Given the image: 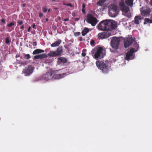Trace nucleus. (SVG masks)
<instances>
[{"label":"nucleus","instance_id":"nucleus-39","mask_svg":"<svg viewBox=\"0 0 152 152\" xmlns=\"http://www.w3.org/2000/svg\"><path fill=\"white\" fill-rule=\"evenodd\" d=\"M79 19L80 18H75V19L76 21H78Z\"/></svg>","mask_w":152,"mask_h":152},{"label":"nucleus","instance_id":"nucleus-38","mask_svg":"<svg viewBox=\"0 0 152 152\" xmlns=\"http://www.w3.org/2000/svg\"><path fill=\"white\" fill-rule=\"evenodd\" d=\"M82 12H83L84 13H85V8H83V9H82Z\"/></svg>","mask_w":152,"mask_h":152},{"label":"nucleus","instance_id":"nucleus-14","mask_svg":"<svg viewBox=\"0 0 152 152\" xmlns=\"http://www.w3.org/2000/svg\"><path fill=\"white\" fill-rule=\"evenodd\" d=\"M48 56V54H46L45 53L42 54L37 55L35 56L34 57V59H42L44 58H46Z\"/></svg>","mask_w":152,"mask_h":152},{"label":"nucleus","instance_id":"nucleus-26","mask_svg":"<svg viewBox=\"0 0 152 152\" xmlns=\"http://www.w3.org/2000/svg\"><path fill=\"white\" fill-rule=\"evenodd\" d=\"M86 49H84L83 50L81 54V55L83 57H85L86 56Z\"/></svg>","mask_w":152,"mask_h":152},{"label":"nucleus","instance_id":"nucleus-47","mask_svg":"<svg viewBox=\"0 0 152 152\" xmlns=\"http://www.w3.org/2000/svg\"><path fill=\"white\" fill-rule=\"evenodd\" d=\"M20 28L22 29H23V28H24V26L23 25L21 27H20Z\"/></svg>","mask_w":152,"mask_h":152},{"label":"nucleus","instance_id":"nucleus-52","mask_svg":"<svg viewBox=\"0 0 152 152\" xmlns=\"http://www.w3.org/2000/svg\"><path fill=\"white\" fill-rule=\"evenodd\" d=\"M60 19H61V18H60V17H59L58 18V20H60Z\"/></svg>","mask_w":152,"mask_h":152},{"label":"nucleus","instance_id":"nucleus-45","mask_svg":"<svg viewBox=\"0 0 152 152\" xmlns=\"http://www.w3.org/2000/svg\"><path fill=\"white\" fill-rule=\"evenodd\" d=\"M32 27L33 28H35V25L34 24L32 25Z\"/></svg>","mask_w":152,"mask_h":152},{"label":"nucleus","instance_id":"nucleus-3","mask_svg":"<svg viewBox=\"0 0 152 152\" xmlns=\"http://www.w3.org/2000/svg\"><path fill=\"white\" fill-rule=\"evenodd\" d=\"M96 64L98 68L101 70L103 73L107 74L108 72V66L104 62L102 61H97L96 62Z\"/></svg>","mask_w":152,"mask_h":152},{"label":"nucleus","instance_id":"nucleus-11","mask_svg":"<svg viewBox=\"0 0 152 152\" xmlns=\"http://www.w3.org/2000/svg\"><path fill=\"white\" fill-rule=\"evenodd\" d=\"M33 71V69L32 66L29 65L28 68L24 70L23 72L25 74V76H28L32 73Z\"/></svg>","mask_w":152,"mask_h":152},{"label":"nucleus","instance_id":"nucleus-4","mask_svg":"<svg viewBox=\"0 0 152 152\" xmlns=\"http://www.w3.org/2000/svg\"><path fill=\"white\" fill-rule=\"evenodd\" d=\"M56 71H53L51 70H48L45 74H44L38 78V80H42L47 81L51 79L52 78V75Z\"/></svg>","mask_w":152,"mask_h":152},{"label":"nucleus","instance_id":"nucleus-53","mask_svg":"<svg viewBox=\"0 0 152 152\" xmlns=\"http://www.w3.org/2000/svg\"><path fill=\"white\" fill-rule=\"evenodd\" d=\"M151 4L152 5V0H151Z\"/></svg>","mask_w":152,"mask_h":152},{"label":"nucleus","instance_id":"nucleus-20","mask_svg":"<svg viewBox=\"0 0 152 152\" xmlns=\"http://www.w3.org/2000/svg\"><path fill=\"white\" fill-rule=\"evenodd\" d=\"M89 29L86 27H85L82 30L81 34L83 36H85L88 32Z\"/></svg>","mask_w":152,"mask_h":152},{"label":"nucleus","instance_id":"nucleus-34","mask_svg":"<svg viewBox=\"0 0 152 152\" xmlns=\"http://www.w3.org/2000/svg\"><path fill=\"white\" fill-rule=\"evenodd\" d=\"M39 17L41 18H42L43 17V14L41 12H39Z\"/></svg>","mask_w":152,"mask_h":152},{"label":"nucleus","instance_id":"nucleus-29","mask_svg":"<svg viewBox=\"0 0 152 152\" xmlns=\"http://www.w3.org/2000/svg\"><path fill=\"white\" fill-rule=\"evenodd\" d=\"M10 42V41L8 37H7L5 39V43L6 44H8Z\"/></svg>","mask_w":152,"mask_h":152},{"label":"nucleus","instance_id":"nucleus-18","mask_svg":"<svg viewBox=\"0 0 152 152\" xmlns=\"http://www.w3.org/2000/svg\"><path fill=\"white\" fill-rule=\"evenodd\" d=\"M58 60L59 62H61L64 63H66L67 61V59L66 58L63 57H61L58 58Z\"/></svg>","mask_w":152,"mask_h":152},{"label":"nucleus","instance_id":"nucleus-46","mask_svg":"<svg viewBox=\"0 0 152 152\" xmlns=\"http://www.w3.org/2000/svg\"><path fill=\"white\" fill-rule=\"evenodd\" d=\"M26 4H22V6L23 7H25L26 6Z\"/></svg>","mask_w":152,"mask_h":152},{"label":"nucleus","instance_id":"nucleus-24","mask_svg":"<svg viewBox=\"0 0 152 152\" xmlns=\"http://www.w3.org/2000/svg\"><path fill=\"white\" fill-rule=\"evenodd\" d=\"M117 6L114 4H112L111 5V8L110 10H117Z\"/></svg>","mask_w":152,"mask_h":152},{"label":"nucleus","instance_id":"nucleus-27","mask_svg":"<svg viewBox=\"0 0 152 152\" xmlns=\"http://www.w3.org/2000/svg\"><path fill=\"white\" fill-rule=\"evenodd\" d=\"M15 23L14 22H11L10 23L7 24V26L8 27H11L12 26H14L15 25Z\"/></svg>","mask_w":152,"mask_h":152},{"label":"nucleus","instance_id":"nucleus-12","mask_svg":"<svg viewBox=\"0 0 152 152\" xmlns=\"http://www.w3.org/2000/svg\"><path fill=\"white\" fill-rule=\"evenodd\" d=\"M111 35V34L110 32L106 31L99 33L98 36L101 39H105L109 37Z\"/></svg>","mask_w":152,"mask_h":152},{"label":"nucleus","instance_id":"nucleus-22","mask_svg":"<svg viewBox=\"0 0 152 152\" xmlns=\"http://www.w3.org/2000/svg\"><path fill=\"white\" fill-rule=\"evenodd\" d=\"M145 22H144V24H145L147 23H152V16L151 17V19L148 18H145Z\"/></svg>","mask_w":152,"mask_h":152},{"label":"nucleus","instance_id":"nucleus-32","mask_svg":"<svg viewBox=\"0 0 152 152\" xmlns=\"http://www.w3.org/2000/svg\"><path fill=\"white\" fill-rule=\"evenodd\" d=\"M80 34V32H77L74 33V35L75 36H79Z\"/></svg>","mask_w":152,"mask_h":152},{"label":"nucleus","instance_id":"nucleus-42","mask_svg":"<svg viewBox=\"0 0 152 152\" xmlns=\"http://www.w3.org/2000/svg\"><path fill=\"white\" fill-rule=\"evenodd\" d=\"M40 53H44V50H41L40 49Z\"/></svg>","mask_w":152,"mask_h":152},{"label":"nucleus","instance_id":"nucleus-51","mask_svg":"<svg viewBox=\"0 0 152 152\" xmlns=\"http://www.w3.org/2000/svg\"><path fill=\"white\" fill-rule=\"evenodd\" d=\"M2 67V65L1 64H0V68H1Z\"/></svg>","mask_w":152,"mask_h":152},{"label":"nucleus","instance_id":"nucleus-5","mask_svg":"<svg viewBox=\"0 0 152 152\" xmlns=\"http://www.w3.org/2000/svg\"><path fill=\"white\" fill-rule=\"evenodd\" d=\"M86 17V21L93 26H95L98 22L96 18L91 14H88Z\"/></svg>","mask_w":152,"mask_h":152},{"label":"nucleus","instance_id":"nucleus-30","mask_svg":"<svg viewBox=\"0 0 152 152\" xmlns=\"http://www.w3.org/2000/svg\"><path fill=\"white\" fill-rule=\"evenodd\" d=\"M47 9L46 7H42V11L44 12H46Z\"/></svg>","mask_w":152,"mask_h":152},{"label":"nucleus","instance_id":"nucleus-13","mask_svg":"<svg viewBox=\"0 0 152 152\" xmlns=\"http://www.w3.org/2000/svg\"><path fill=\"white\" fill-rule=\"evenodd\" d=\"M151 12L150 9L148 8L142 10L141 11V12L142 15L144 16H147L150 14Z\"/></svg>","mask_w":152,"mask_h":152},{"label":"nucleus","instance_id":"nucleus-28","mask_svg":"<svg viewBox=\"0 0 152 152\" xmlns=\"http://www.w3.org/2000/svg\"><path fill=\"white\" fill-rule=\"evenodd\" d=\"M31 58V56L29 54H27L25 55L24 58L26 59H29Z\"/></svg>","mask_w":152,"mask_h":152},{"label":"nucleus","instance_id":"nucleus-10","mask_svg":"<svg viewBox=\"0 0 152 152\" xmlns=\"http://www.w3.org/2000/svg\"><path fill=\"white\" fill-rule=\"evenodd\" d=\"M134 41V39L132 38H127L124 39V46L125 48L129 47Z\"/></svg>","mask_w":152,"mask_h":152},{"label":"nucleus","instance_id":"nucleus-9","mask_svg":"<svg viewBox=\"0 0 152 152\" xmlns=\"http://www.w3.org/2000/svg\"><path fill=\"white\" fill-rule=\"evenodd\" d=\"M135 52L134 49L133 48L130 49V51L126 53L125 59L129 60L133 59V54Z\"/></svg>","mask_w":152,"mask_h":152},{"label":"nucleus","instance_id":"nucleus-44","mask_svg":"<svg viewBox=\"0 0 152 152\" xmlns=\"http://www.w3.org/2000/svg\"><path fill=\"white\" fill-rule=\"evenodd\" d=\"M69 20V18H67L66 19H64V20L65 21H67Z\"/></svg>","mask_w":152,"mask_h":152},{"label":"nucleus","instance_id":"nucleus-35","mask_svg":"<svg viewBox=\"0 0 152 152\" xmlns=\"http://www.w3.org/2000/svg\"><path fill=\"white\" fill-rule=\"evenodd\" d=\"M1 21L2 23H3L5 24V20L4 19H2L1 20Z\"/></svg>","mask_w":152,"mask_h":152},{"label":"nucleus","instance_id":"nucleus-41","mask_svg":"<svg viewBox=\"0 0 152 152\" xmlns=\"http://www.w3.org/2000/svg\"><path fill=\"white\" fill-rule=\"evenodd\" d=\"M83 8H85V5L84 3H83L82 5Z\"/></svg>","mask_w":152,"mask_h":152},{"label":"nucleus","instance_id":"nucleus-49","mask_svg":"<svg viewBox=\"0 0 152 152\" xmlns=\"http://www.w3.org/2000/svg\"><path fill=\"white\" fill-rule=\"evenodd\" d=\"M45 20H46V21H48V20H48V18H46L45 19Z\"/></svg>","mask_w":152,"mask_h":152},{"label":"nucleus","instance_id":"nucleus-31","mask_svg":"<svg viewBox=\"0 0 152 152\" xmlns=\"http://www.w3.org/2000/svg\"><path fill=\"white\" fill-rule=\"evenodd\" d=\"M18 23L20 25L22 24L23 22L22 20H18Z\"/></svg>","mask_w":152,"mask_h":152},{"label":"nucleus","instance_id":"nucleus-7","mask_svg":"<svg viewBox=\"0 0 152 152\" xmlns=\"http://www.w3.org/2000/svg\"><path fill=\"white\" fill-rule=\"evenodd\" d=\"M120 41L119 38L113 37L111 42V45L112 48L115 49H117L118 48Z\"/></svg>","mask_w":152,"mask_h":152},{"label":"nucleus","instance_id":"nucleus-16","mask_svg":"<svg viewBox=\"0 0 152 152\" xmlns=\"http://www.w3.org/2000/svg\"><path fill=\"white\" fill-rule=\"evenodd\" d=\"M66 74V73H62L59 74L54 75L53 78L54 79H58L64 77V76Z\"/></svg>","mask_w":152,"mask_h":152},{"label":"nucleus","instance_id":"nucleus-23","mask_svg":"<svg viewBox=\"0 0 152 152\" xmlns=\"http://www.w3.org/2000/svg\"><path fill=\"white\" fill-rule=\"evenodd\" d=\"M105 1L104 0H99L97 3V4L99 6H102L104 3Z\"/></svg>","mask_w":152,"mask_h":152},{"label":"nucleus","instance_id":"nucleus-6","mask_svg":"<svg viewBox=\"0 0 152 152\" xmlns=\"http://www.w3.org/2000/svg\"><path fill=\"white\" fill-rule=\"evenodd\" d=\"M63 52L62 46H59L56 50L55 51H50L48 53V56L50 57H54L60 56L61 54Z\"/></svg>","mask_w":152,"mask_h":152},{"label":"nucleus","instance_id":"nucleus-8","mask_svg":"<svg viewBox=\"0 0 152 152\" xmlns=\"http://www.w3.org/2000/svg\"><path fill=\"white\" fill-rule=\"evenodd\" d=\"M119 6L122 11L125 13H128L129 11V7L125 4L124 0H121Z\"/></svg>","mask_w":152,"mask_h":152},{"label":"nucleus","instance_id":"nucleus-36","mask_svg":"<svg viewBox=\"0 0 152 152\" xmlns=\"http://www.w3.org/2000/svg\"><path fill=\"white\" fill-rule=\"evenodd\" d=\"M65 5L66 6H69L71 7H73L72 5L71 4H66Z\"/></svg>","mask_w":152,"mask_h":152},{"label":"nucleus","instance_id":"nucleus-21","mask_svg":"<svg viewBox=\"0 0 152 152\" xmlns=\"http://www.w3.org/2000/svg\"><path fill=\"white\" fill-rule=\"evenodd\" d=\"M141 20L140 17L139 16H136L134 18V23L138 24L140 23L139 21Z\"/></svg>","mask_w":152,"mask_h":152},{"label":"nucleus","instance_id":"nucleus-43","mask_svg":"<svg viewBox=\"0 0 152 152\" xmlns=\"http://www.w3.org/2000/svg\"><path fill=\"white\" fill-rule=\"evenodd\" d=\"M31 29V27H30V26H29V27H28V32H29V31H30V30Z\"/></svg>","mask_w":152,"mask_h":152},{"label":"nucleus","instance_id":"nucleus-15","mask_svg":"<svg viewBox=\"0 0 152 152\" xmlns=\"http://www.w3.org/2000/svg\"><path fill=\"white\" fill-rule=\"evenodd\" d=\"M109 13L112 17H115L117 15V10H110Z\"/></svg>","mask_w":152,"mask_h":152},{"label":"nucleus","instance_id":"nucleus-1","mask_svg":"<svg viewBox=\"0 0 152 152\" xmlns=\"http://www.w3.org/2000/svg\"><path fill=\"white\" fill-rule=\"evenodd\" d=\"M116 27V25L113 20H105L99 23L98 29L102 31H109L115 29Z\"/></svg>","mask_w":152,"mask_h":152},{"label":"nucleus","instance_id":"nucleus-54","mask_svg":"<svg viewBox=\"0 0 152 152\" xmlns=\"http://www.w3.org/2000/svg\"><path fill=\"white\" fill-rule=\"evenodd\" d=\"M0 120H1V118H0Z\"/></svg>","mask_w":152,"mask_h":152},{"label":"nucleus","instance_id":"nucleus-25","mask_svg":"<svg viewBox=\"0 0 152 152\" xmlns=\"http://www.w3.org/2000/svg\"><path fill=\"white\" fill-rule=\"evenodd\" d=\"M40 49H37L34 51L32 53V54L34 55L36 54L40 53Z\"/></svg>","mask_w":152,"mask_h":152},{"label":"nucleus","instance_id":"nucleus-48","mask_svg":"<svg viewBox=\"0 0 152 152\" xmlns=\"http://www.w3.org/2000/svg\"><path fill=\"white\" fill-rule=\"evenodd\" d=\"M19 56V55L17 54L16 56V58L18 57Z\"/></svg>","mask_w":152,"mask_h":152},{"label":"nucleus","instance_id":"nucleus-33","mask_svg":"<svg viewBox=\"0 0 152 152\" xmlns=\"http://www.w3.org/2000/svg\"><path fill=\"white\" fill-rule=\"evenodd\" d=\"M95 43V42L94 40L93 39H92L91 42H90V44L91 45H93Z\"/></svg>","mask_w":152,"mask_h":152},{"label":"nucleus","instance_id":"nucleus-50","mask_svg":"<svg viewBox=\"0 0 152 152\" xmlns=\"http://www.w3.org/2000/svg\"><path fill=\"white\" fill-rule=\"evenodd\" d=\"M50 10H51L50 9H49L48 10V12H50Z\"/></svg>","mask_w":152,"mask_h":152},{"label":"nucleus","instance_id":"nucleus-40","mask_svg":"<svg viewBox=\"0 0 152 152\" xmlns=\"http://www.w3.org/2000/svg\"><path fill=\"white\" fill-rule=\"evenodd\" d=\"M79 40L80 41H83V38L81 37H80L79 38Z\"/></svg>","mask_w":152,"mask_h":152},{"label":"nucleus","instance_id":"nucleus-19","mask_svg":"<svg viewBox=\"0 0 152 152\" xmlns=\"http://www.w3.org/2000/svg\"><path fill=\"white\" fill-rule=\"evenodd\" d=\"M133 1L134 0H126L125 2L127 5L131 7L133 5Z\"/></svg>","mask_w":152,"mask_h":152},{"label":"nucleus","instance_id":"nucleus-17","mask_svg":"<svg viewBox=\"0 0 152 152\" xmlns=\"http://www.w3.org/2000/svg\"><path fill=\"white\" fill-rule=\"evenodd\" d=\"M61 40H58V41L55 42L54 43L50 45V46L52 47H57L61 43Z\"/></svg>","mask_w":152,"mask_h":152},{"label":"nucleus","instance_id":"nucleus-2","mask_svg":"<svg viewBox=\"0 0 152 152\" xmlns=\"http://www.w3.org/2000/svg\"><path fill=\"white\" fill-rule=\"evenodd\" d=\"M104 50L101 47H95L91 51L92 55L93 57L96 60L100 59L103 58L104 54Z\"/></svg>","mask_w":152,"mask_h":152},{"label":"nucleus","instance_id":"nucleus-37","mask_svg":"<svg viewBox=\"0 0 152 152\" xmlns=\"http://www.w3.org/2000/svg\"><path fill=\"white\" fill-rule=\"evenodd\" d=\"M32 44L33 45H34V46H36L37 45V42H33Z\"/></svg>","mask_w":152,"mask_h":152}]
</instances>
